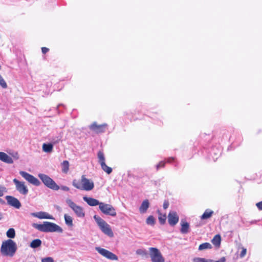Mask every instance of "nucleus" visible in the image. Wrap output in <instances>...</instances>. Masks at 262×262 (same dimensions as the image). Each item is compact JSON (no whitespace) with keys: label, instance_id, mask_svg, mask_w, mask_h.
I'll list each match as a JSON object with an SVG mask.
<instances>
[{"label":"nucleus","instance_id":"f257e3e1","mask_svg":"<svg viewBox=\"0 0 262 262\" xmlns=\"http://www.w3.org/2000/svg\"><path fill=\"white\" fill-rule=\"evenodd\" d=\"M32 227L35 229L43 232H58L62 233V229L58 225L50 222H43L42 224L33 223Z\"/></svg>","mask_w":262,"mask_h":262},{"label":"nucleus","instance_id":"f03ea898","mask_svg":"<svg viewBox=\"0 0 262 262\" xmlns=\"http://www.w3.org/2000/svg\"><path fill=\"white\" fill-rule=\"evenodd\" d=\"M17 249L16 243L11 239H7L2 243L1 252L6 256L13 257Z\"/></svg>","mask_w":262,"mask_h":262},{"label":"nucleus","instance_id":"7ed1b4c3","mask_svg":"<svg viewBox=\"0 0 262 262\" xmlns=\"http://www.w3.org/2000/svg\"><path fill=\"white\" fill-rule=\"evenodd\" d=\"M94 219L103 233L110 237L113 236L114 234L110 226L104 220L97 215H95Z\"/></svg>","mask_w":262,"mask_h":262},{"label":"nucleus","instance_id":"20e7f679","mask_svg":"<svg viewBox=\"0 0 262 262\" xmlns=\"http://www.w3.org/2000/svg\"><path fill=\"white\" fill-rule=\"evenodd\" d=\"M38 177L44 185L48 188L55 190H57L59 189L58 185L48 176L43 173H39Z\"/></svg>","mask_w":262,"mask_h":262},{"label":"nucleus","instance_id":"39448f33","mask_svg":"<svg viewBox=\"0 0 262 262\" xmlns=\"http://www.w3.org/2000/svg\"><path fill=\"white\" fill-rule=\"evenodd\" d=\"M66 202L69 206V207H70L74 212L77 217L81 218L84 217L85 212L84 211L83 208L82 207L77 205L70 199H67Z\"/></svg>","mask_w":262,"mask_h":262},{"label":"nucleus","instance_id":"423d86ee","mask_svg":"<svg viewBox=\"0 0 262 262\" xmlns=\"http://www.w3.org/2000/svg\"><path fill=\"white\" fill-rule=\"evenodd\" d=\"M99 208L105 215L115 216L117 214L115 208L111 204L101 202Z\"/></svg>","mask_w":262,"mask_h":262},{"label":"nucleus","instance_id":"0eeeda50","mask_svg":"<svg viewBox=\"0 0 262 262\" xmlns=\"http://www.w3.org/2000/svg\"><path fill=\"white\" fill-rule=\"evenodd\" d=\"M149 251L152 262H165V259L159 249L151 247L149 248Z\"/></svg>","mask_w":262,"mask_h":262},{"label":"nucleus","instance_id":"6e6552de","mask_svg":"<svg viewBox=\"0 0 262 262\" xmlns=\"http://www.w3.org/2000/svg\"><path fill=\"white\" fill-rule=\"evenodd\" d=\"M95 249L99 254L107 259L113 260H117L118 259L117 255L106 249L99 247H96Z\"/></svg>","mask_w":262,"mask_h":262},{"label":"nucleus","instance_id":"1a4fd4ad","mask_svg":"<svg viewBox=\"0 0 262 262\" xmlns=\"http://www.w3.org/2000/svg\"><path fill=\"white\" fill-rule=\"evenodd\" d=\"M19 174L27 181L31 184L38 186L41 184L40 182L33 176L24 171H20Z\"/></svg>","mask_w":262,"mask_h":262},{"label":"nucleus","instance_id":"9d476101","mask_svg":"<svg viewBox=\"0 0 262 262\" xmlns=\"http://www.w3.org/2000/svg\"><path fill=\"white\" fill-rule=\"evenodd\" d=\"M97 156L99 163L100 164L102 169L107 174H110L112 171V169L106 165L105 163V157L103 152L99 151Z\"/></svg>","mask_w":262,"mask_h":262},{"label":"nucleus","instance_id":"9b49d317","mask_svg":"<svg viewBox=\"0 0 262 262\" xmlns=\"http://www.w3.org/2000/svg\"><path fill=\"white\" fill-rule=\"evenodd\" d=\"M81 183L82 190L90 191L94 187V182L92 180L86 178L84 175H82L81 177Z\"/></svg>","mask_w":262,"mask_h":262},{"label":"nucleus","instance_id":"f8f14e48","mask_svg":"<svg viewBox=\"0 0 262 262\" xmlns=\"http://www.w3.org/2000/svg\"><path fill=\"white\" fill-rule=\"evenodd\" d=\"M13 182L15 185L16 190L21 194L26 195L28 193V189L25 185L24 182L19 181L14 179Z\"/></svg>","mask_w":262,"mask_h":262},{"label":"nucleus","instance_id":"ddd939ff","mask_svg":"<svg viewBox=\"0 0 262 262\" xmlns=\"http://www.w3.org/2000/svg\"><path fill=\"white\" fill-rule=\"evenodd\" d=\"M5 199L9 205L16 209H19L21 207V204L17 198L11 195H7L6 196Z\"/></svg>","mask_w":262,"mask_h":262},{"label":"nucleus","instance_id":"4468645a","mask_svg":"<svg viewBox=\"0 0 262 262\" xmlns=\"http://www.w3.org/2000/svg\"><path fill=\"white\" fill-rule=\"evenodd\" d=\"M107 126L106 123H104L101 125H97L96 122H94L90 127V129L95 133H101L105 132V128Z\"/></svg>","mask_w":262,"mask_h":262},{"label":"nucleus","instance_id":"2eb2a0df","mask_svg":"<svg viewBox=\"0 0 262 262\" xmlns=\"http://www.w3.org/2000/svg\"><path fill=\"white\" fill-rule=\"evenodd\" d=\"M31 215L35 217H37L39 219H51V220H54V217L53 216L50 215L47 212L40 211L38 212H32L31 213Z\"/></svg>","mask_w":262,"mask_h":262},{"label":"nucleus","instance_id":"dca6fc26","mask_svg":"<svg viewBox=\"0 0 262 262\" xmlns=\"http://www.w3.org/2000/svg\"><path fill=\"white\" fill-rule=\"evenodd\" d=\"M168 221L170 225L174 226L179 221V216L174 211L170 212L168 215Z\"/></svg>","mask_w":262,"mask_h":262},{"label":"nucleus","instance_id":"f3484780","mask_svg":"<svg viewBox=\"0 0 262 262\" xmlns=\"http://www.w3.org/2000/svg\"><path fill=\"white\" fill-rule=\"evenodd\" d=\"M225 257H221L219 260L214 261L213 259H206L205 258L201 257H194L192 259L193 262H225L226 261Z\"/></svg>","mask_w":262,"mask_h":262},{"label":"nucleus","instance_id":"a211bd4d","mask_svg":"<svg viewBox=\"0 0 262 262\" xmlns=\"http://www.w3.org/2000/svg\"><path fill=\"white\" fill-rule=\"evenodd\" d=\"M83 199L90 206H96L97 205H99V207L100 204H101V202H100L98 200L93 198L84 196Z\"/></svg>","mask_w":262,"mask_h":262},{"label":"nucleus","instance_id":"6ab92c4d","mask_svg":"<svg viewBox=\"0 0 262 262\" xmlns=\"http://www.w3.org/2000/svg\"><path fill=\"white\" fill-rule=\"evenodd\" d=\"M0 160L7 164H12L14 162L10 156L2 151H0Z\"/></svg>","mask_w":262,"mask_h":262},{"label":"nucleus","instance_id":"aec40b11","mask_svg":"<svg viewBox=\"0 0 262 262\" xmlns=\"http://www.w3.org/2000/svg\"><path fill=\"white\" fill-rule=\"evenodd\" d=\"M149 206V202L147 200L143 201L142 203L141 206L140 207L139 210L140 213H145L148 209Z\"/></svg>","mask_w":262,"mask_h":262},{"label":"nucleus","instance_id":"412c9836","mask_svg":"<svg viewBox=\"0 0 262 262\" xmlns=\"http://www.w3.org/2000/svg\"><path fill=\"white\" fill-rule=\"evenodd\" d=\"M181 232L182 233L186 234L189 231V224L185 221H182L181 223Z\"/></svg>","mask_w":262,"mask_h":262},{"label":"nucleus","instance_id":"4be33fe9","mask_svg":"<svg viewBox=\"0 0 262 262\" xmlns=\"http://www.w3.org/2000/svg\"><path fill=\"white\" fill-rule=\"evenodd\" d=\"M53 145L52 143H43L42 145V150L46 152H51L53 150Z\"/></svg>","mask_w":262,"mask_h":262},{"label":"nucleus","instance_id":"5701e85b","mask_svg":"<svg viewBox=\"0 0 262 262\" xmlns=\"http://www.w3.org/2000/svg\"><path fill=\"white\" fill-rule=\"evenodd\" d=\"M213 213V211L209 209H207L202 215L201 218L202 220H205L210 218Z\"/></svg>","mask_w":262,"mask_h":262},{"label":"nucleus","instance_id":"b1692460","mask_svg":"<svg viewBox=\"0 0 262 262\" xmlns=\"http://www.w3.org/2000/svg\"><path fill=\"white\" fill-rule=\"evenodd\" d=\"M64 218L66 224L67 226H68L69 227H72L73 226V219L71 216H70L67 214H65L64 215Z\"/></svg>","mask_w":262,"mask_h":262},{"label":"nucleus","instance_id":"393cba45","mask_svg":"<svg viewBox=\"0 0 262 262\" xmlns=\"http://www.w3.org/2000/svg\"><path fill=\"white\" fill-rule=\"evenodd\" d=\"M41 243L40 239H35L31 242L30 246L32 248H37L41 246Z\"/></svg>","mask_w":262,"mask_h":262},{"label":"nucleus","instance_id":"a878e982","mask_svg":"<svg viewBox=\"0 0 262 262\" xmlns=\"http://www.w3.org/2000/svg\"><path fill=\"white\" fill-rule=\"evenodd\" d=\"M221 241V237L219 234L215 235L211 241L212 243L216 246H219L220 245Z\"/></svg>","mask_w":262,"mask_h":262},{"label":"nucleus","instance_id":"bb28decb","mask_svg":"<svg viewBox=\"0 0 262 262\" xmlns=\"http://www.w3.org/2000/svg\"><path fill=\"white\" fill-rule=\"evenodd\" d=\"M212 248L211 245L209 243H204L201 244L199 247V250L200 251L206 250V249H210Z\"/></svg>","mask_w":262,"mask_h":262},{"label":"nucleus","instance_id":"cd10ccee","mask_svg":"<svg viewBox=\"0 0 262 262\" xmlns=\"http://www.w3.org/2000/svg\"><path fill=\"white\" fill-rule=\"evenodd\" d=\"M6 235L8 238H14L15 236V231L13 228H10L6 232Z\"/></svg>","mask_w":262,"mask_h":262},{"label":"nucleus","instance_id":"c85d7f7f","mask_svg":"<svg viewBox=\"0 0 262 262\" xmlns=\"http://www.w3.org/2000/svg\"><path fill=\"white\" fill-rule=\"evenodd\" d=\"M62 171L66 173L69 170V163L68 161H64L62 163Z\"/></svg>","mask_w":262,"mask_h":262},{"label":"nucleus","instance_id":"c756f323","mask_svg":"<svg viewBox=\"0 0 262 262\" xmlns=\"http://www.w3.org/2000/svg\"><path fill=\"white\" fill-rule=\"evenodd\" d=\"M146 222L148 225H154L155 223V219L152 215H150L146 219Z\"/></svg>","mask_w":262,"mask_h":262},{"label":"nucleus","instance_id":"7c9ffc66","mask_svg":"<svg viewBox=\"0 0 262 262\" xmlns=\"http://www.w3.org/2000/svg\"><path fill=\"white\" fill-rule=\"evenodd\" d=\"M136 254L142 256H145L147 255V252L145 249H139L137 250Z\"/></svg>","mask_w":262,"mask_h":262},{"label":"nucleus","instance_id":"2f4dec72","mask_svg":"<svg viewBox=\"0 0 262 262\" xmlns=\"http://www.w3.org/2000/svg\"><path fill=\"white\" fill-rule=\"evenodd\" d=\"M73 185L76 188L82 190V185L81 182L79 183L76 180H75L73 181Z\"/></svg>","mask_w":262,"mask_h":262},{"label":"nucleus","instance_id":"473e14b6","mask_svg":"<svg viewBox=\"0 0 262 262\" xmlns=\"http://www.w3.org/2000/svg\"><path fill=\"white\" fill-rule=\"evenodd\" d=\"M6 192L7 188L5 186L0 185V197L3 196Z\"/></svg>","mask_w":262,"mask_h":262},{"label":"nucleus","instance_id":"72a5a7b5","mask_svg":"<svg viewBox=\"0 0 262 262\" xmlns=\"http://www.w3.org/2000/svg\"><path fill=\"white\" fill-rule=\"evenodd\" d=\"M51 142L54 144H57L58 143L60 140H61V137H53L51 139Z\"/></svg>","mask_w":262,"mask_h":262},{"label":"nucleus","instance_id":"f704fd0d","mask_svg":"<svg viewBox=\"0 0 262 262\" xmlns=\"http://www.w3.org/2000/svg\"><path fill=\"white\" fill-rule=\"evenodd\" d=\"M9 154L11 155L10 157L13 159V160H17L19 159V155L17 152H13L12 153H9Z\"/></svg>","mask_w":262,"mask_h":262},{"label":"nucleus","instance_id":"c9c22d12","mask_svg":"<svg viewBox=\"0 0 262 262\" xmlns=\"http://www.w3.org/2000/svg\"><path fill=\"white\" fill-rule=\"evenodd\" d=\"M41 262H54V259L52 257H48L41 259Z\"/></svg>","mask_w":262,"mask_h":262},{"label":"nucleus","instance_id":"e433bc0d","mask_svg":"<svg viewBox=\"0 0 262 262\" xmlns=\"http://www.w3.org/2000/svg\"><path fill=\"white\" fill-rule=\"evenodd\" d=\"M0 85L2 86V87L4 89H6L7 87V85L6 82H5V80L4 79L0 80Z\"/></svg>","mask_w":262,"mask_h":262},{"label":"nucleus","instance_id":"4c0bfd02","mask_svg":"<svg viewBox=\"0 0 262 262\" xmlns=\"http://www.w3.org/2000/svg\"><path fill=\"white\" fill-rule=\"evenodd\" d=\"M159 220L161 224H164L165 222L166 216L164 215L163 216H160L159 217Z\"/></svg>","mask_w":262,"mask_h":262},{"label":"nucleus","instance_id":"58836bf2","mask_svg":"<svg viewBox=\"0 0 262 262\" xmlns=\"http://www.w3.org/2000/svg\"><path fill=\"white\" fill-rule=\"evenodd\" d=\"M246 252H247V249L246 248H243L240 254V257H244L246 254Z\"/></svg>","mask_w":262,"mask_h":262},{"label":"nucleus","instance_id":"ea45409f","mask_svg":"<svg viewBox=\"0 0 262 262\" xmlns=\"http://www.w3.org/2000/svg\"><path fill=\"white\" fill-rule=\"evenodd\" d=\"M165 165V162L163 161H161L159 163V164L157 165V169H158L161 167H164Z\"/></svg>","mask_w":262,"mask_h":262},{"label":"nucleus","instance_id":"a19ab883","mask_svg":"<svg viewBox=\"0 0 262 262\" xmlns=\"http://www.w3.org/2000/svg\"><path fill=\"white\" fill-rule=\"evenodd\" d=\"M168 206H169L168 202L167 201H165L163 203V208L164 209H166L168 207Z\"/></svg>","mask_w":262,"mask_h":262},{"label":"nucleus","instance_id":"79ce46f5","mask_svg":"<svg viewBox=\"0 0 262 262\" xmlns=\"http://www.w3.org/2000/svg\"><path fill=\"white\" fill-rule=\"evenodd\" d=\"M256 206L259 210H262V201L256 203Z\"/></svg>","mask_w":262,"mask_h":262},{"label":"nucleus","instance_id":"37998d69","mask_svg":"<svg viewBox=\"0 0 262 262\" xmlns=\"http://www.w3.org/2000/svg\"><path fill=\"white\" fill-rule=\"evenodd\" d=\"M41 51L43 54H46L49 51V49L46 47H42L41 48Z\"/></svg>","mask_w":262,"mask_h":262},{"label":"nucleus","instance_id":"c03bdc74","mask_svg":"<svg viewBox=\"0 0 262 262\" xmlns=\"http://www.w3.org/2000/svg\"><path fill=\"white\" fill-rule=\"evenodd\" d=\"M61 189H62V190L63 191H69V188L67 186H62L61 187Z\"/></svg>","mask_w":262,"mask_h":262},{"label":"nucleus","instance_id":"a18cd8bd","mask_svg":"<svg viewBox=\"0 0 262 262\" xmlns=\"http://www.w3.org/2000/svg\"><path fill=\"white\" fill-rule=\"evenodd\" d=\"M0 203L2 204H4L5 202L3 200L0 198Z\"/></svg>","mask_w":262,"mask_h":262},{"label":"nucleus","instance_id":"49530a36","mask_svg":"<svg viewBox=\"0 0 262 262\" xmlns=\"http://www.w3.org/2000/svg\"><path fill=\"white\" fill-rule=\"evenodd\" d=\"M173 160V158H169V159H168L167 160V162H171L172 160Z\"/></svg>","mask_w":262,"mask_h":262},{"label":"nucleus","instance_id":"de8ad7c7","mask_svg":"<svg viewBox=\"0 0 262 262\" xmlns=\"http://www.w3.org/2000/svg\"><path fill=\"white\" fill-rule=\"evenodd\" d=\"M3 79V78L2 76L0 75V80H1Z\"/></svg>","mask_w":262,"mask_h":262},{"label":"nucleus","instance_id":"09e8293b","mask_svg":"<svg viewBox=\"0 0 262 262\" xmlns=\"http://www.w3.org/2000/svg\"><path fill=\"white\" fill-rule=\"evenodd\" d=\"M2 219V215L0 214V220Z\"/></svg>","mask_w":262,"mask_h":262}]
</instances>
